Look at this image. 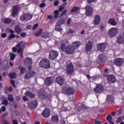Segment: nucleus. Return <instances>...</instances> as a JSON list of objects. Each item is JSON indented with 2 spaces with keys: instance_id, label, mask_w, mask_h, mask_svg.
<instances>
[{
  "instance_id": "obj_1",
  "label": "nucleus",
  "mask_w": 124,
  "mask_h": 124,
  "mask_svg": "<svg viewBox=\"0 0 124 124\" xmlns=\"http://www.w3.org/2000/svg\"><path fill=\"white\" fill-rule=\"evenodd\" d=\"M60 49L62 51V52H64L66 54L68 55H71V54H73L74 53L75 49L72 47V46L68 45L66 46L65 44L62 43L60 45Z\"/></svg>"
},
{
  "instance_id": "obj_2",
  "label": "nucleus",
  "mask_w": 124,
  "mask_h": 124,
  "mask_svg": "<svg viewBox=\"0 0 124 124\" xmlns=\"http://www.w3.org/2000/svg\"><path fill=\"white\" fill-rule=\"evenodd\" d=\"M62 93L66 95H72L75 93V90L70 86L65 85L62 88Z\"/></svg>"
},
{
  "instance_id": "obj_3",
  "label": "nucleus",
  "mask_w": 124,
  "mask_h": 124,
  "mask_svg": "<svg viewBox=\"0 0 124 124\" xmlns=\"http://www.w3.org/2000/svg\"><path fill=\"white\" fill-rule=\"evenodd\" d=\"M25 45L26 43L24 41H20L16 46V47H18L17 53H18L21 58H23V55L24 54V48H25Z\"/></svg>"
},
{
  "instance_id": "obj_4",
  "label": "nucleus",
  "mask_w": 124,
  "mask_h": 124,
  "mask_svg": "<svg viewBox=\"0 0 124 124\" xmlns=\"http://www.w3.org/2000/svg\"><path fill=\"white\" fill-rule=\"evenodd\" d=\"M39 65L40 67L42 68H45V69L50 68V60L46 58L43 59L40 61Z\"/></svg>"
},
{
  "instance_id": "obj_5",
  "label": "nucleus",
  "mask_w": 124,
  "mask_h": 124,
  "mask_svg": "<svg viewBox=\"0 0 124 124\" xmlns=\"http://www.w3.org/2000/svg\"><path fill=\"white\" fill-rule=\"evenodd\" d=\"M32 17L33 16L31 14H24L23 15L20 16V20L21 22H28V21L31 20Z\"/></svg>"
},
{
  "instance_id": "obj_6",
  "label": "nucleus",
  "mask_w": 124,
  "mask_h": 124,
  "mask_svg": "<svg viewBox=\"0 0 124 124\" xmlns=\"http://www.w3.org/2000/svg\"><path fill=\"white\" fill-rule=\"evenodd\" d=\"M108 44L107 42L100 43L97 45L96 48L98 51H100V52H105V50H106V48H107Z\"/></svg>"
},
{
  "instance_id": "obj_7",
  "label": "nucleus",
  "mask_w": 124,
  "mask_h": 124,
  "mask_svg": "<svg viewBox=\"0 0 124 124\" xmlns=\"http://www.w3.org/2000/svg\"><path fill=\"white\" fill-rule=\"evenodd\" d=\"M107 60V57L104 54H101L99 55L97 62L100 64V63H105Z\"/></svg>"
},
{
  "instance_id": "obj_8",
  "label": "nucleus",
  "mask_w": 124,
  "mask_h": 124,
  "mask_svg": "<svg viewBox=\"0 0 124 124\" xmlns=\"http://www.w3.org/2000/svg\"><path fill=\"white\" fill-rule=\"evenodd\" d=\"M41 115L43 118H46V119H47L49 118L50 116H51V111H50L49 108H46L42 112Z\"/></svg>"
},
{
  "instance_id": "obj_9",
  "label": "nucleus",
  "mask_w": 124,
  "mask_h": 124,
  "mask_svg": "<svg viewBox=\"0 0 124 124\" xmlns=\"http://www.w3.org/2000/svg\"><path fill=\"white\" fill-rule=\"evenodd\" d=\"M108 34L111 37H114L118 34V30L116 28H111L108 31Z\"/></svg>"
},
{
  "instance_id": "obj_10",
  "label": "nucleus",
  "mask_w": 124,
  "mask_h": 124,
  "mask_svg": "<svg viewBox=\"0 0 124 124\" xmlns=\"http://www.w3.org/2000/svg\"><path fill=\"white\" fill-rule=\"evenodd\" d=\"M113 63L117 66H122L124 63V60L123 58H117L115 59Z\"/></svg>"
},
{
  "instance_id": "obj_11",
  "label": "nucleus",
  "mask_w": 124,
  "mask_h": 124,
  "mask_svg": "<svg viewBox=\"0 0 124 124\" xmlns=\"http://www.w3.org/2000/svg\"><path fill=\"white\" fill-rule=\"evenodd\" d=\"M37 105H38V101L36 100L31 101L28 104L29 108H31V109H34L36 108Z\"/></svg>"
},
{
  "instance_id": "obj_12",
  "label": "nucleus",
  "mask_w": 124,
  "mask_h": 124,
  "mask_svg": "<svg viewBox=\"0 0 124 124\" xmlns=\"http://www.w3.org/2000/svg\"><path fill=\"white\" fill-rule=\"evenodd\" d=\"M73 71H74V66L73 64L72 63L68 64L66 67V72L67 74H72Z\"/></svg>"
},
{
  "instance_id": "obj_13",
  "label": "nucleus",
  "mask_w": 124,
  "mask_h": 124,
  "mask_svg": "<svg viewBox=\"0 0 124 124\" xmlns=\"http://www.w3.org/2000/svg\"><path fill=\"white\" fill-rule=\"evenodd\" d=\"M59 56V53L57 51L52 50L50 52L49 58L50 60H54Z\"/></svg>"
},
{
  "instance_id": "obj_14",
  "label": "nucleus",
  "mask_w": 124,
  "mask_h": 124,
  "mask_svg": "<svg viewBox=\"0 0 124 124\" xmlns=\"http://www.w3.org/2000/svg\"><path fill=\"white\" fill-rule=\"evenodd\" d=\"M35 75V72L33 71H30V72H27L25 75V79L29 80L30 78H32Z\"/></svg>"
},
{
  "instance_id": "obj_15",
  "label": "nucleus",
  "mask_w": 124,
  "mask_h": 124,
  "mask_svg": "<svg viewBox=\"0 0 124 124\" xmlns=\"http://www.w3.org/2000/svg\"><path fill=\"white\" fill-rule=\"evenodd\" d=\"M104 91V87L102 86V85H98L96 86V87L94 89V91L95 93H102Z\"/></svg>"
},
{
  "instance_id": "obj_16",
  "label": "nucleus",
  "mask_w": 124,
  "mask_h": 124,
  "mask_svg": "<svg viewBox=\"0 0 124 124\" xmlns=\"http://www.w3.org/2000/svg\"><path fill=\"white\" fill-rule=\"evenodd\" d=\"M18 10H19V6L16 5L14 6L12 10V16L13 17H16L17 13H18Z\"/></svg>"
},
{
  "instance_id": "obj_17",
  "label": "nucleus",
  "mask_w": 124,
  "mask_h": 124,
  "mask_svg": "<svg viewBox=\"0 0 124 124\" xmlns=\"http://www.w3.org/2000/svg\"><path fill=\"white\" fill-rule=\"evenodd\" d=\"M86 16H92L93 15V8L90 6L85 7Z\"/></svg>"
},
{
  "instance_id": "obj_18",
  "label": "nucleus",
  "mask_w": 124,
  "mask_h": 124,
  "mask_svg": "<svg viewBox=\"0 0 124 124\" xmlns=\"http://www.w3.org/2000/svg\"><path fill=\"white\" fill-rule=\"evenodd\" d=\"M108 81L109 84H114L117 81L115 76L113 75H110L108 77Z\"/></svg>"
},
{
  "instance_id": "obj_19",
  "label": "nucleus",
  "mask_w": 124,
  "mask_h": 124,
  "mask_svg": "<svg viewBox=\"0 0 124 124\" xmlns=\"http://www.w3.org/2000/svg\"><path fill=\"white\" fill-rule=\"evenodd\" d=\"M56 82L60 86H62L64 84V79L62 77H58L56 78Z\"/></svg>"
},
{
  "instance_id": "obj_20",
  "label": "nucleus",
  "mask_w": 124,
  "mask_h": 124,
  "mask_svg": "<svg viewBox=\"0 0 124 124\" xmlns=\"http://www.w3.org/2000/svg\"><path fill=\"white\" fill-rule=\"evenodd\" d=\"M54 83V79L52 78V77H47L46 78V87H49L51 86V84Z\"/></svg>"
},
{
  "instance_id": "obj_21",
  "label": "nucleus",
  "mask_w": 124,
  "mask_h": 124,
  "mask_svg": "<svg viewBox=\"0 0 124 124\" xmlns=\"http://www.w3.org/2000/svg\"><path fill=\"white\" fill-rule=\"evenodd\" d=\"M93 49V42L89 41L86 45L85 50L86 52H91Z\"/></svg>"
},
{
  "instance_id": "obj_22",
  "label": "nucleus",
  "mask_w": 124,
  "mask_h": 124,
  "mask_svg": "<svg viewBox=\"0 0 124 124\" xmlns=\"http://www.w3.org/2000/svg\"><path fill=\"white\" fill-rule=\"evenodd\" d=\"M101 21V18L100 17V16H99V15H96L93 20V23L94 25H98L100 24Z\"/></svg>"
},
{
  "instance_id": "obj_23",
  "label": "nucleus",
  "mask_w": 124,
  "mask_h": 124,
  "mask_svg": "<svg viewBox=\"0 0 124 124\" xmlns=\"http://www.w3.org/2000/svg\"><path fill=\"white\" fill-rule=\"evenodd\" d=\"M107 101L109 103H115V99L112 95H108L107 97Z\"/></svg>"
},
{
  "instance_id": "obj_24",
  "label": "nucleus",
  "mask_w": 124,
  "mask_h": 124,
  "mask_svg": "<svg viewBox=\"0 0 124 124\" xmlns=\"http://www.w3.org/2000/svg\"><path fill=\"white\" fill-rule=\"evenodd\" d=\"M25 95L28 96L30 98H34V97H35V93H33L30 91H27L25 93Z\"/></svg>"
},
{
  "instance_id": "obj_25",
  "label": "nucleus",
  "mask_w": 124,
  "mask_h": 124,
  "mask_svg": "<svg viewBox=\"0 0 124 124\" xmlns=\"http://www.w3.org/2000/svg\"><path fill=\"white\" fill-rule=\"evenodd\" d=\"M117 43L119 44L124 43V35L118 36L117 38Z\"/></svg>"
},
{
  "instance_id": "obj_26",
  "label": "nucleus",
  "mask_w": 124,
  "mask_h": 124,
  "mask_svg": "<svg viewBox=\"0 0 124 124\" xmlns=\"http://www.w3.org/2000/svg\"><path fill=\"white\" fill-rule=\"evenodd\" d=\"M80 46H81V43L80 42L76 41L73 43L72 47L74 48L75 51V49H78Z\"/></svg>"
},
{
  "instance_id": "obj_27",
  "label": "nucleus",
  "mask_w": 124,
  "mask_h": 124,
  "mask_svg": "<svg viewBox=\"0 0 124 124\" xmlns=\"http://www.w3.org/2000/svg\"><path fill=\"white\" fill-rule=\"evenodd\" d=\"M39 97L42 98L43 100H45V99L48 98V94L43 93L39 95Z\"/></svg>"
},
{
  "instance_id": "obj_28",
  "label": "nucleus",
  "mask_w": 124,
  "mask_h": 124,
  "mask_svg": "<svg viewBox=\"0 0 124 124\" xmlns=\"http://www.w3.org/2000/svg\"><path fill=\"white\" fill-rule=\"evenodd\" d=\"M79 10H80V8H78V6H74L71 9L70 12L71 13H76V12H78Z\"/></svg>"
},
{
  "instance_id": "obj_29",
  "label": "nucleus",
  "mask_w": 124,
  "mask_h": 124,
  "mask_svg": "<svg viewBox=\"0 0 124 124\" xmlns=\"http://www.w3.org/2000/svg\"><path fill=\"white\" fill-rule=\"evenodd\" d=\"M108 23L112 26H116L117 25V22H116V21L114 18H109Z\"/></svg>"
},
{
  "instance_id": "obj_30",
  "label": "nucleus",
  "mask_w": 124,
  "mask_h": 124,
  "mask_svg": "<svg viewBox=\"0 0 124 124\" xmlns=\"http://www.w3.org/2000/svg\"><path fill=\"white\" fill-rule=\"evenodd\" d=\"M55 31H59V32H62V31H63L62 28L61 27V25L57 23V25L56 26Z\"/></svg>"
},
{
  "instance_id": "obj_31",
  "label": "nucleus",
  "mask_w": 124,
  "mask_h": 124,
  "mask_svg": "<svg viewBox=\"0 0 124 124\" xmlns=\"http://www.w3.org/2000/svg\"><path fill=\"white\" fill-rule=\"evenodd\" d=\"M8 76L10 79H15L17 77V74L15 72H12L8 74Z\"/></svg>"
},
{
  "instance_id": "obj_32",
  "label": "nucleus",
  "mask_w": 124,
  "mask_h": 124,
  "mask_svg": "<svg viewBox=\"0 0 124 124\" xmlns=\"http://www.w3.org/2000/svg\"><path fill=\"white\" fill-rule=\"evenodd\" d=\"M51 121L53 122V123H58V122H59V116H58V115L52 116Z\"/></svg>"
},
{
  "instance_id": "obj_33",
  "label": "nucleus",
  "mask_w": 124,
  "mask_h": 124,
  "mask_svg": "<svg viewBox=\"0 0 124 124\" xmlns=\"http://www.w3.org/2000/svg\"><path fill=\"white\" fill-rule=\"evenodd\" d=\"M18 69L20 70L21 74H24V73L27 71V69L25 67H22V66H18Z\"/></svg>"
},
{
  "instance_id": "obj_34",
  "label": "nucleus",
  "mask_w": 124,
  "mask_h": 124,
  "mask_svg": "<svg viewBox=\"0 0 124 124\" xmlns=\"http://www.w3.org/2000/svg\"><path fill=\"white\" fill-rule=\"evenodd\" d=\"M15 31L17 34H20L22 32V29L20 28L19 26H16L15 29Z\"/></svg>"
},
{
  "instance_id": "obj_35",
  "label": "nucleus",
  "mask_w": 124,
  "mask_h": 124,
  "mask_svg": "<svg viewBox=\"0 0 124 124\" xmlns=\"http://www.w3.org/2000/svg\"><path fill=\"white\" fill-rule=\"evenodd\" d=\"M49 35H50V34L48 32H44L42 35V37L44 38V39H46V38L49 37Z\"/></svg>"
},
{
  "instance_id": "obj_36",
  "label": "nucleus",
  "mask_w": 124,
  "mask_h": 124,
  "mask_svg": "<svg viewBox=\"0 0 124 124\" xmlns=\"http://www.w3.org/2000/svg\"><path fill=\"white\" fill-rule=\"evenodd\" d=\"M64 23H65V18H62L58 21L57 24L62 26V25H63Z\"/></svg>"
},
{
  "instance_id": "obj_37",
  "label": "nucleus",
  "mask_w": 124,
  "mask_h": 124,
  "mask_svg": "<svg viewBox=\"0 0 124 124\" xmlns=\"http://www.w3.org/2000/svg\"><path fill=\"white\" fill-rule=\"evenodd\" d=\"M8 100H9V101L13 102V101H14V98L13 97V95H12V94H9L8 96Z\"/></svg>"
},
{
  "instance_id": "obj_38",
  "label": "nucleus",
  "mask_w": 124,
  "mask_h": 124,
  "mask_svg": "<svg viewBox=\"0 0 124 124\" xmlns=\"http://www.w3.org/2000/svg\"><path fill=\"white\" fill-rule=\"evenodd\" d=\"M11 56L10 60V61H14V59L16 58V54L13 52L10 53Z\"/></svg>"
},
{
  "instance_id": "obj_39",
  "label": "nucleus",
  "mask_w": 124,
  "mask_h": 124,
  "mask_svg": "<svg viewBox=\"0 0 124 124\" xmlns=\"http://www.w3.org/2000/svg\"><path fill=\"white\" fill-rule=\"evenodd\" d=\"M123 120H124L123 116H119L117 120L116 121L117 124H120V123H121V122H122Z\"/></svg>"
},
{
  "instance_id": "obj_40",
  "label": "nucleus",
  "mask_w": 124,
  "mask_h": 124,
  "mask_svg": "<svg viewBox=\"0 0 124 124\" xmlns=\"http://www.w3.org/2000/svg\"><path fill=\"white\" fill-rule=\"evenodd\" d=\"M11 23V19L10 18H7L3 20V23L4 24H10Z\"/></svg>"
},
{
  "instance_id": "obj_41",
  "label": "nucleus",
  "mask_w": 124,
  "mask_h": 124,
  "mask_svg": "<svg viewBox=\"0 0 124 124\" xmlns=\"http://www.w3.org/2000/svg\"><path fill=\"white\" fill-rule=\"evenodd\" d=\"M16 37V35L14 33H11L10 34L9 37H8V40H11L12 38H15Z\"/></svg>"
},
{
  "instance_id": "obj_42",
  "label": "nucleus",
  "mask_w": 124,
  "mask_h": 124,
  "mask_svg": "<svg viewBox=\"0 0 124 124\" xmlns=\"http://www.w3.org/2000/svg\"><path fill=\"white\" fill-rule=\"evenodd\" d=\"M106 119L108 122H111L113 120V118L111 116V114H109L106 117Z\"/></svg>"
},
{
  "instance_id": "obj_43",
  "label": "nucleus",
  "mask_w": 124,
  "mask_h": 124,
  "mask_svg": "<svg viewBox=\"0 0 124 124\" xmlns=\"http://www.w3.org/2000/svg\"><path fill=\"white\" fill-rule=\"evenodd\" d=\"M2 104H3V105H5V106H7L8 105V101L6 99L2 100Z\"/></svg>"
},
{
  "instance_id": "obj_44",
  "label": "nucleus",
  "mask_w": 124,
  "mask_h": 124,
  "mask_svg": "<svg viewBox=\"0 0 124 124\" xmlns=\"http://www.w3.org/2000/svg\"><path fill=\"white\" fill-rule=\"evenodd\" d=\"M0 123L2 124H10V123H9V122H8L7 120H6L5 119H2L1 120Z\"/></svg>"
},
{
  "instance_id": "obj_45",
  "label": "nucleus",
  "mask_w": 124,
  "mask_h": 124,
  "mask_svg": "<svg viewBox=\"0 0 124 124\" xmlns=\"http://www.w3.org/2000/svg\"><path fill=\"white\" fill-rule=\"evenodd\" d=\"M42 33V30H40V31L36 32L34 34L35 36L36 37H38V36H40V35H41V34Z\"/></svg>"
},
{
  "instance_id": "obj_46",
  "label": "nucleus",
  "mask_w": 124,
  "mask_h": 124,
  "mask_svg": "<svg viewBox=\"0 0 124 124\" xmlns=\"http://www.w3.org/2000/svg\"><path fill=\"white\" fill-rule=\"evenodd\" d=\"M10 82L11 85H12L13 87H14V88H16V85H15V80L11 79L10 80Z\"/></svg>"
},
{
  "instance_id": "obj_47",
  "label": "nucleus",
  "mask_w": 124,
  "mask_h": 124,
  "mask_svg": "<svg viewBox=\"0 0 124 124\" xmlns=\"http://www.w3.org/2000/svg\"><path fill=\"white\" fill-rule=\"evenodd\" d=\"M67 13V10L64 9L62 12L61 13L60 16H63V15H65V14Z\"/></svg>"
},
{
  "instance_id": "obj_48",
  "label": "nucleus",
  "mask_w": 124,
  "mask_h": 124,
  "mask_svg": "<svg viewBox=\"0 0 124 124\" xmlns=\"http://www.w3.org/2000/svg\"><path fill=\"white\" fill-rule=\"evenodd\" d=\"M60 13V12H59V10H55L54 11V14L55 15V18H58V16L59 15V14Z\"/></svg>"
},
{
  "instance_id": "obj_49",
  "label": "nucleus",
  "mask_w": 124,
  "mask_h": 124,
  "mask_svg": "<svg viewBox=\"0 0 124 124\" xmlns=\"http://www.w3.org/2000/svg\"><path fill=\"white\" fill-rule=\"evenodd\" d=\"M46 6V4L44 2H42L40 5L39 7H41V8H43V7H45Z\"/></svg>"
},
{
  "instance_id": "obj_50",
  "label": "nucleus",
  "mask_w": 124,
  "mask_h": 124,
  "mask_svg": "<svg viewBox=\"0 0 124 124\" xmlns=\"http://www.w3.org/2000/svg\"><path fill=\"white\" fill-rule=\"evenodd\" d=\"M37 28H38V24H35L32 28L33 31H35Z\"/></svg>"
},
{
  "instance_id": "obj_51",
  "label": "nucleus",
  "mask_w": 124,
  "mask_h": 124,
  "mask_svg": "<svg viewBox=\"0 0 124 124\" xmlns=\"http://www.w3.org/2000/svg\"><path fill=\"white\" fill-rule=\"evenodd\" d=\"M80 107L83 110H87L88 109V108L85 105H82Z\"/></svg>"
},
{
  "instance_id": "obj_52",
  "label": "nucleus",
  "mask_w": 124,
  "mask_h": 124,
  "mask_svg": "<svg viewBox=\"0 0 124 124\" xmlns=\"http://www.w3.org/2000/svg\"><path fill=\"white\" fill-rule=\"evenodd\" d=\"M100 28L101 31V32H102V31H104V29H105L104 25H100Z\"/></svg>"
},
{
  "instance_id": "obj_53",
  "label": "nucleus",
  "mask_w": 124,
  "mask_h": 124,
  "mask_svg": "<svg viewBox=\"0 0 124 124\" xmlns=\"http://www.w3.org/2000/svg\"><path fill=\"white\" fill-rule=\"evenodd\" d=\"M20 36L21 37H26V36H27V34L26 33V32H22L20 34Z\"/></svg>"
},
{
  "instance_id": "obj_54",
  "label": "nucleus",
  "mask_w": 124,
  "mask_h": 124,
  "mask_svg": "<svg viewBox=\"0 0 124 124\" xmlns=\"http://www.w3.org/2000/svg\"><path fill=\"white\" fill-rule=\"evenodd\" d=\"M1 110L2 112H5V111H6V108L5 106H2Z\"/></svg>"
},
{
  "instance_id": "obj_55",
  "label": "nucleus",
  "mask_w": 124,
  "mask_h": 124,
  "mask_svg": "<svg viewBox=\"0 0 124 124\" xmlns=\"http://www.w3.org/2000/svg\"><path fill=\"white\" fill-rule=\"evenodd\" d=\"M63 9H64V6H61V7H60L59 8L58 10H59V11L61 12V11H62Z\"/></svg>"
},
{
  "instance_id": "obj_56",
  "label": "nucleus",
  "mask_w": 124,
  "mask_h": 124,
  "mask_svg": "<svg viewBox=\"0 0 124 124\" xmlns=\"http://www.w3.org/2000/svg\"><path fill=\"white\" fill-rule=\"evenodd\" d=\"M17 48L18 47L16 46L12 48L13 52H14V53H16L17 52Z\"/></svg>"
},
{
  "instance_id": "obj_57",
  "label": "nucleus",
  "mask_w": 124,
  "mask_h": 124,
  "mask_svg": "<svg viewBox=\"0 0 124 124\" xmlns=\"http://www.w3.org/2000/svg\"><path fill=\"white\" fill-rule=\"evenodd\" d=\"M23 100L24 101H29V98H28V97L26 96H23Z\"/></svg>"
},
{
  "instance_id": "obj_58",
  "label": "nucleus",
  "mask_w": 124,
  "mask_h": 124,
  "mask_svg": "<svg viewBox=\"0 0 124 124\" xmlns=\"http://www.w3.org/2000/svg\"><path fill=\"white\" fill-rule=\"evenodd\" d=\"M95 0H87L88 3H89V4L93 3V2H94Z\"/></svg>"
},
{
  "instance_id": "obj_59",
  "label": "nucleus",
  "mask_w": 124,
  "mask_h": 124,
  "mask_svg": "<svg viewBox=\"0 0 124 124\" xmlns=\"http://www.w3.org/2000/svg\"><path fill=\"white\" fill-rule=\"evenodd\" d=\"M74 31L73 30H72L71 29H70L68 31V33H69L70 34H72Z\"/></svg>"
},
{
  "instance_id": "obj_60",
  "label": "nucleus",
  "mask_w": 124,
  "mask_h": 124,
  "mask_svg": "<svg viewBox=\"0 0 124 124\" xmlns=\"http://www.w3.org/2000/svg\"><path fill=\"white\" fill-rule=\"evenodd\" d=\"M60 2H59V0H56L54 3V6H57V5H59Z\"/></svg>"
},
{
  "instance_id": "obj_61",
  "label": "nucleus",
  "mask_w": 124,
  "mask_h": 124,
  "mask_svg": "<svg viewBox=\"0 0 124 124\" xmlns=\"http://www.w3.org/2000/svg\"><path fill=\"white\" fill-rule=\"evenodd\" d=\"M95 123L96 124H102V122L101 121H100V120H96L95 122Z\"/></svg>"
},
{
  "instance_id": "obj_62",
  "label": "nucleus",
  "mask_w": 124,
  "mask_h": 124,
  "mask_svg": "<svg viewBox=\"0 0 124 124\" xmlns=\"http://www.w3.org/2000/svg\"><path fill=\"white\" fill-rule=\"evenodd\" d=\"M123 112V109L120 108L118 110V115H121Z\"/></svg>"
},
{
  "instance_id": "obj_63",
  "label": "nucleus",
  "mask_w": 124,
  "mask_h": 124,
  "mask_svg": "<svg viewBox=\"0 0 124 124\" xmlns=\"http://www.w3.org/2000/svg\"><path fill=\"white\" fill-rule=\"evenodd\" d=\"M7 34L5 33H3L1 34V37H2L3 38H5V37L7 36Z\"/></svg>"
},
{
  "instance_id": "obj_64",
  "label": "nucleus",
  "mask_w": 124,
  "mask_h": 124,
  "mask_svg": "<svg viewBox=\"0 0 124 124\" xmlns=\"http://www.w3.org/2000/svg\"><path fill=\"white\" fill-rule=\"evenodd\" d=\"M13 124H18V121L16 120H13Z\"/></svg>"
}]
</instances>
